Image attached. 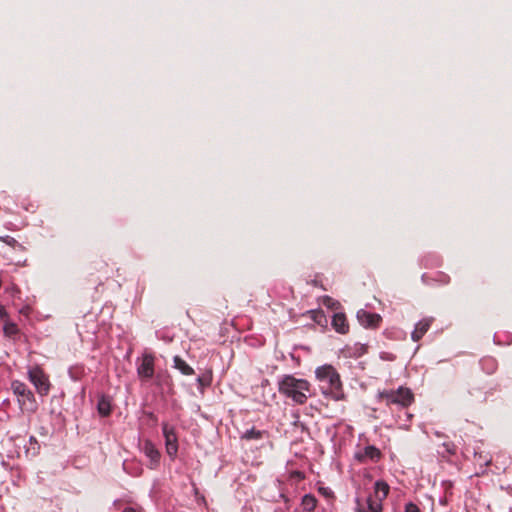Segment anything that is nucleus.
I'll use <instances>...</instances> for the list:
<instances>
[{"label": "nucleus", "mask_w": 512, "mask_h": 512, "mask_svg": "<svg viewBox=\"0 0 512 512\" xmlns=\"http://www.w3.org/2000/svg\"><path fill=\"white\" fill-rule=\"evenodd\" d=\"M7 316V312L4 306L0 305V318H4Z\"/></svg>", "instance_id": "nucleus-23"}, {"label": "nucleus", "mask_w": 512, "mask_h": 512, "mask_svg": "<svg viewBox=\"0 0 512 512\" xmlns=\"http://www.w3.org/2000/svg\"><path fill=\"white\" fill-rule=\"evenodd\" d=\"M28 379L35 386L39 395L47 396L49 394L51 389L49 376L40 366L35 365L28 369Z\"/></svg>", "instance_id": "nucleus-5"}, {"label": "nucleus", "mask_w": 512, "mask_h": 512, "mask_svg": "<svg viewBox=\"0 0 512 512\" xmlns=\"http://www.w3.org/2000/svg\"><path fill=\"white\" fill-rule=\"evenodd\" d=\"M444 446L446 447L447 452H449L450 454L455 453V447L453 444H444Z\"/></svg>", "instance_id": "nucleus-22"}, {"label": "nucleus", "mask_w": 512, "mask_h": 512, "mask_svg": "<svg viewBox=\"0 0 512 512\" xmlns=\"http://www.w3.org/2000/svg\"><path fill=\"white\" fill-rule=\"evenodd\" d=\"M389 485L384 481H376L374 484V493L367 499L370 512H382V502L389 494Z\"/></svg>", "instance_id": "nucleus-6"}, {"label": "nucleus", "mask_w": 512, "mask_h": 512, "mask_svg": "<svg viewBox=\"0 0 512 512\" xmlns=\"http://www.w3.org/2000/svg\"><path fill=\"white\" fill-rule=\"evenodd\" d=\"M11 390L17 396V401L22 411L30 413L36 412L38 409V403L33 392L25 383L19 380H14L11 383Z\"/></svg>", "instance_id": "nucleus-4"}, {"label": "nucleus", "mask_w": 512, "mask_h": 512, "mask_svg": "<svg viewBox=\"0 0 512 512\" xmlns=\"http://www.w3.org/2000/svg\"><path fill=\"white\" fill-rule=\"evenodd\" d=\"M97 409L100 415L106 417L111 413V403L110 400L106 397H102L98 401Z\"/></svg>", "instance_id": "nucleus-15"}, {"label": "nucleus", "mask_w": 512, "mask_h": 512, "mask_svg": "<svg viewBox=\"0 0 512 512\" xmlns=\"http://www.w3.org/2000/svg\"><path fill=\"white\" fill-rule=\"evenodd\" d=\"M430 326H431V320H429V319H423V320L419 321L415 325V329L411 334L412 340L415 342H418L425 335V333L429 330Z\"/></svg>", "instance_id": "nucleus-12"}, {"label": "nucleus", "mask_w": 512, "mask_h": 512, "mask_svg": "<svg viewBox=\"0 0 512 512\" xmlns=\"http://www.w3.org/2000/svg\"><path fill=\"white\" fill-rule=\"evenodd\" d=\"M123 512H139V511H137L136 509H134L132 507H128V508H125V510Z\"/></svg>", "instance_id": "nucleus-25"}, {"label": "nucleus", "mask_w": 512, "mask_h": 512, "mask_svg": "<svg viewBox=\"0 0 512 512\" xmlns=\"http://www.w3.org/2000/svg\"><path fill=\"white\" fill-rule=\"evenodd\" d=\"M197 382L202 387L209 386L211 384V377L210 376H199L197 378Z\"/></svg>", "instance_id": "nucleus-20"}, {"label": "nucleus", "mask_w": 512, "mask_h": 512, "mask_svg": "<svg viewBox=\"0 0 512 512\" xmlns=\"http://www.w3.org/2000/svg\"><path fill=\"white\" fill-rule=\"evenodd\" d=\"M0 241L4 242L8 246H11L13 248L19 247L23 248V246L13 237L6 235V236H0Z\"/></svg>", "instance_id": "nucleus-19"}, {"label": "nucleus", "mask_w": 512, "mask_h": 512, "mask_svg": "<svg viewBox=\"0 0 512 512\" xmlns=\"http://www.w3.org/2000/svg\"><path fill=\"white\" fill-rule=\"evenodd\" d=\"M162 431L165 438L166 452L170 457L174 458L178 452V438L176 430L168 423H163Z\"/></svg>", "instance_id": "nucleus-8"}, {"label": "nucleus", "mask_w": 512, "mask_h": 512, "mask_svg": "<svg viewBox=\"0 0 512 512\" xmlns=\"http://www.w3.org/2000/svg\"><path fill=\"white\" fill-rule=\"evenodd\" d=\"M381 456V452L375 446H366L362 453L357 455V458L360 461H364L365 459L378 460Z\"/></svg>", "instance_id": "nucleus-13"}, {"label": "nucleus", "mask_w": 512, "mask_h": 512, "mask_svg": "<svg viewBox=\"0 0 512 512\" xmlns=\"http://www.w3.org/2000/svg\"><path fill=\"white\" fill-rule=\"evenodd\" d=\"M316 379L322 383L324 395L331 396L334 400H341L344 397L342 382L337 370L330 364L319 366L315 370Z\"/></svg>", "instance_id": "nucleus-2"}, {"label": "nucleus", "mask_w": 512, "mask_h": 512, "mask_svg": "<svg viewBox=\"0 0 512 512\" xmlns=\"http://www.w3.org/2000/svg\"><path fill=\"white\" fill-rule=\"evenodd\" d=\"M317 506V499L312 494H306L302 498V507L306 511H313Z\"/></svg>", "instance_id": "nucleus-16"}, {"label": "nucleus", "mask_w": 512, "mask_h": 512, "mask_svg": "<svg viewBox=\"0 0 512 512\" xmlns=\"http://www.w3.org/2000/svg\"><path fill=\"white\" fill-rule=\"evenodd\" d=\"M405 512H420V509L416 504L409 502L405 505Z\"/></svg>", "instance_id": "nucleus-21"}, {"label": "nucleus", "mask_w": 512, "mask_h": 512, "mask_svg": "<svg viewBox=\"0 0 512 512\" xmlns=\"http://www.w3.org/2000/svg\"><path fill=\"white\" fill-rule=\"evenodd\" d=\"M311 385L306 379H299L292 375H286L279 382L278 390L285 397L291 399L298 405H303L307 402Z\"/></svg>", "instance_id": "nucleus-3"}, {"label": "nucleus", "mask_w": 512, "mask_h": 512, "mask_svg": "<svg viewBox=\"0 0 512 512\" xmlns=\"http://www.w3.org/2000/svg\"><path fill=\"white\" fill-rule=\"evenodd\" d=\"M332 327L340 334L349 332V324L344 313H336L332 318Z\"/></svg>", "instance_id": "nucleus-11"}, {"label": "nucleus", "mask_w": 512, "mask_h": 512, "mask_svg": "<svg viewBox=\"0 0 512 512\" xmlns=\"http://www.w3.org/2000/svg\"><path fill=\"white\" fill-rule=\"evenodd\" d=\"M319 492H321L325 496H329L331 494V491H328L327 488H320Z\"/></svg>", "instance_id": "nucleus-24"}, {"label": "nucleus", "mask_w": 512, "mask_h": 512, "mask_svg": "<svg viewBox=\"0 0 512 512\" xmlns=\"http://www.w3.org/2000/svg\"><path fill=\"white\" fill-rule=\"evenodd\" d=\"M155 373V357L152 354H143L141 362L137 366V375L142 382L153 378Z\"/></svg>", "instance_id": "nucleus-7"}, {"label": "nucleus", "mask_w": 512, "mask_h": 512, "mask_svg": "<svg viewBox=\"0 0 512 512\" xmlns=\"http://www.w3.org/2000/svg\"><path fill=\"white\" fill-rule=\"evenodd\" d=\"M358 322L365 328L376 329L382 322V317L377 313H371L364 309L357 312Z\"/></svg>", "instance_id": "nucleus-9"}, {"label": "nucleus", "mask_w": 512, "mask_h": 512, "mask_svg": "<svg viewBox=\"0 0 512 512\" xmlns=\"http://www.w3.org/2000/svg\"><path fill=\"white\" fill-rule=\"evenodd\" d=\"M377 399L383 402L387 407L392 408L396 406L398 410L403 411L402 419L401 415H398L401 421V426H408L411 422L413 415L407 411V409L414 403L415 397L410 388L400 386L398 389H384L379 391Z\"/></svg>", "instance_id": "nucleus-1"}, {"label": "nucleus", "mask_w": 512, "mask_h": 512, "mask_svg": "<svg viewBox=\"0 0 512 512\" xmlns=\"http://www.w3.org/2000/svg\"><path fill=\"white\" fill-rule=\"evenodd\" d=\"M264 431L257 430L255 428H251L247 430L243 435L242 439L245 440H259L263 437Z\"/></svg>", "instance_id": "nucleus-17"}, {"label": "nucleus", "mask_w": 512, "mask_h": 512, "mask_svg": "<svg viewBox=\"0 0 512 512\" xmlns=\"http://www.w3.org/2000/svg\"><path fill=\"white\" fill-rule=\"evenodd\" d=\"M4 334L7 337H14L19 333V329L16 324L14 323H6L4 325Z\"/></svg>", "instance_id": "nucleus-18"}, {"label": "nucleus", "mask_w": 512, "mask_h": 512, "mask_svg": "<svg viewBox=\"0 0 512 512\" xmlns=\"http://www.w3.org/2000/svg\"><path fill=\"white\" fill-rule=\"evenodd\" d=\"M174 368L179 370L183 375L190 376L194 374V369L180 356L173 358Z\"/></svg>", "instance_id": "nucleus-14"}, {"label": "nucleus", "mask_w": 512, "mask_h": 512, "mask_svg": "<svg viewBox=\"0 0 512 512\" xmlns=\"http://www.w3.org/2000/svg\"><path fill=\"white\" fill-rule=\"evenodd\" d=\"M142 451L144 452L145 456L149 459L147 467L150 469H156L160 464L161 454L155 447V445L151 441L146 440L143 443Z\"/></svg>", "instance_id": "nucleus-10"}]
</instances>
